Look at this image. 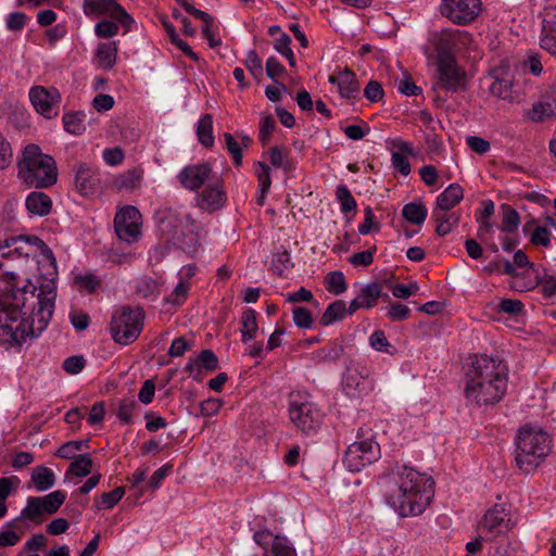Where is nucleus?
<instances>
[{
	"instance_id": "obj_1",
	"label": "nucleus",
	"mask_w": 556,
	"mask_h": 556,
	"mask_svg": "<svg viewBox=\"0 0 556 556\" xmlns=\"http://www.w3.org/2000/svg\"><path fill=\"white\" fill-rule=\"evenodd\" d=\"M434 481L406 465L395 464L384 478L387 503L402 517L420 515L433 495Z\"/></svg>"
},
{
	"instance_id": "obj_2",
	"label": "nucleus",
	"mask_w": 556,
	"mask_h": 556,
	"mask_svg": "<svg viewBox=\"0 0 556 556\" xmlns=\"http://www.w3.org/2000/svg\"><path fill=\"white\" fill-rule=\"evenodd\" d=\"M466 397L481 405L498 403L507 391L508 366L498 357L475 355L466 372Z\"/></svg>"
},
{
	"instance_id": "obj_3",
	"label": "nucleus",
	"mask_w": 556,
	"mask_h": 556,
	"mask_svg": "<svg viewBox=\"0 0 556 556\" xmlns=\"http://www.w3.org/2000/svg\"><path fill=\"white\" fill-rule=\"evenodd\" d=\"M17 177L36 189L50 188L58 180V167L50 154L42 152L35 143L27 144L17 161Z\"/></svg>"
},
{
	"instance_id": "obj_4",
	"label": "nucleus",
	"mask_w": 556,
	"mask_h": 556,
	"mask_svg": "<svg viewBox=\"0 0 556 556\" xmlns=\"http://www.w3.org/2000/svg\"><path fill=\"white\" fill-rule=\"evenodd\" d=\"M552 439L542 429L533 427H521L516 437V465L529 473L549 454Z\"/></svg>"
},
{
	"instance_id": "obj_5",
	"label": "nucleus",
	"mask_w": 556,
	"mask_h": 556,
	"mask_svg": "<svg viewBox=\"0 0 556 556\" xmlns=\"http://www.w3.org/2000/svg\"><path fill=\"white\" fill-rule=\"evenodd\" d=\"M144 315L143 308L139 306L121 307L111 318L110 332L113 340L123 345L136 341L143 329Z\"/></svg>"
},
{
	"instance_id": "obj_6",
	"label": "nucleus",
	"mask_w": 556,
	"mask_h": 556,
	"mask_svg": "<svg viewBox=\"0 0 556 556\" xmlns=\"http://www.w3.org/2000/svg\"><path fill=\"white\" fill-rule=\"evenodd\" d=\"M379 444L372 440H363L350 444L345 451L343 463L350 471H361L365 466L379 458Z\"/></svg>"
},
{
	"instance_id": "obj_7",
	"label": "nucleus",
	"mask_w": 556,
	"mask_h": 556,
	"mask_svg": "<svg viewBox=\"0 0 556 556\" xmlns=\"http://www.w3.org/2000/svg\"><path fill=\"white\" fill-rule=\"evenodd\" d=\"M441 14L457 25L473 22L482 10L481 0H442Z\"/></svg>"
},
{
	"instance_id": "obj_8",
	"label": "nucleus",
	"mask_w": 556,
	"mask_h": 556,
	"mask_svg": "<svg viewBox=\"0 0 556 556\" xmlns=\"http://www.w3.org/2000/svg\"><path fill=\"white\" fill-rule=\"evenodd\" d=\"M289 415L295 427L307 434L315 432L321 422L319 409L309 402L291 401Z\"/></svg>"
},
{
	"instance_id": "obj_9",
	"label": "nucleus",
	"mask_w": 556,
	"mask_h": 556,
	"mask_svg": "<svg viewBox=\"0 0 556 556\" xmlns=\"http://www.w3.org/2000/svg\"><path fill=\"white\" fill-rule=\"evenodd\" d=\"M140 212L131 205L122 207L114 217L117 237L125 242H134L140 236Z\"/></svg>"
},
{
	"instance_id": "obj_10",
	"label": "nucleus",
	"mask_w": 556,
	"mask_h": 556,
	"mask_svg": "<svg viewBox=\"0 0 556 556\" xmlns=\"http://www.w3.org/2000/svg\"><path fill=\"white\" fill-rule=\"evenodd\" d=\"M470 40L467 31L459 29H442L433 35V46L438 52V60L454 59L453 52Z\"/></svg>"
},
{
	"instance_id": "obj_11",
	"label": "nucleus",
	"mask_w": 556,
	"mask_h": 556,
	"mask_svg": "<svg viewBox=\"0 0 556 556\" xmlns=\"http://www.w3.org/2000/svg\"><path fill=\"white\" fill-rule=\"evenodd\" d=\"M84 12L87 15L106 14L121 23L127 30L135 23L130 14L115 0H84Z\"/></svg>"
},
{
	"instance_id": "obj_12",
	"label": "nucleus",
	"mask_w": 556,
	"mask_h": 556,
	"mask_svg": "<svg viewBox=\"0 0 556 556\" xmlns=\"http://www.w3.org/2000/svg\"><path fill=\"white\" fill-rule=\"evenodd\" d=\"M509 521V513L505 506L495 504L484 514L483 519L479 523V531L488 540H491L506 532L510 528Z\"/></svg>"
},
{
	"instance_id": "obj_13",
	"label": "nucleus",
	"mask_w": 556,
	"mask_h": 556,
	"mask_svg": "<svg viewBox=\"0 0 556 556\" xmlns=\"http://www.w3.org/2000/svg\"><path fill=\"white\" fill-rule=\"evenodd\" d=\"M60 92L56 88L42 86L33 87L29 91V99L35 110L47 118L56 115L54 111L60 101Z\"/></svg>"
},
{
	"instance_id": "obj_14",
	"label": "nucleus",
	"mask_w": 556,
	"mask_h": 556,
	"mask_svg": "<svg viewBox=\"0 0 556 556\" xmlns=\"http://www.w3.org/2000/svg\"><path fill=\"white\" fill-rule=\"evenodd\" d=\"M439 86L442 89L458 91L465 80V73L457 66L455 59L438 60Z\"/></svg>"
},
{
	"instance_id": "obj_15",
	"label": "nucleus",
	"mask_w": 556,
	"mask_h": 556,
	"mask_svg": "<svg viewBox=\"0 0 556 556\" xmlns=\"http://www.w3.org/2000/svg\"><path fill=\"white\" fill-rule=\"evenodd\" d=\"M212 166L207 162L188 165L178 174V180L185 189L190 191L199 190L208 179Z\"/></svg>"
},
{
	"instance_id": "obj_16",
	"label": "nucleus",
	"mask_w": 556,
	"mask_h": 556,
	"mask_svg": "<svg viewBox=\"0 0 556 556\" xmlns=\"http://www.w3.org/2000/svg\"><path fill=\"white\" fill-rule=\"evenodd\" d=\"M198 205L208 212H214L224 206L227 201L222 181L208 184L197 197Z\"/></svg>"
},
{
	"instance_id": "obj_17",
	"label": "nucleus",
	"mask_w": 556,
	"mask_h": 556,
	"mask_svg": "<svg viewBox=\"0 0 556 556\" xmlns=\"http://www.w3.org/2000/svg\"><path fill=\"white\" fill-rule=\"evenodd\" d=\"M542 16L541 47L556 56V5H546Z\"/></svg>"
},
{
	"instance_id": "obj_18",
	"label": "nucleus",
	"mask_w": 556,
	"mask_h": 556,
	"mask_svg": "<svg viewBox=\"0 0 556 556\" xmlns=\"http://www.w3.org/2000/svg\"><path fill=\"white\" fill-rule=\"evenodd\" d=\"M100 180L97 175V169L92 166L80 163L75 168V187L83 195L92 194Z\"/></svg>"
},
{
	"instance_id": "obj_19",
	"label": "nucleus",
	"mask_w": 556,
	"mask_h": 556,
	"mask_svg": "<svg viewBox=\"0 0 556 556\" xmlns=\"http://www.w3.org/2000/svg\"><path fill=\"white\" fill-rule=\"evenodd\" d=\"M556 116V88L551 87L546 90L544 99L533 104L530 117L534 122L543 121L544 118Z\"/></svg>"
},
{
	"instance_id": "obj_20",
	"label": "nucleus",
	"mask_w": 556,
	"mask_h": 556,
	"mask_svg": "<svg viewBox=\"0 0 556 556\" xmlns=\"http://www.w3.org/2000/svg\"><path fill=\"white\" fill-rule=\"evenodd\" d=\"M491 77L493 81L489 87L490 92L504 100L510 99L513 81L508 72L504 68H495L491 72Z\"/></svg>"
},
{
	"instance_id": "obj_21",
	"label": "nucleus",
	"mask_w": 556,
	"mask_h": 556,
	"mask_svg": "<svg viewBox=\"0 0 556 556\" xmlns=\"http://www.w3.org/2000/svg\"><path fill=\"white\" fill-rule=\"evenodd\" d=\"M432 217L437 224L435 233L444 237L450 233L454 226L460 220V215L456 213H448L446 210L433 208Z\"/></svg>"
},
{
	"instance_id": "obj_22",
	"label": "nucleus",
	"mask_w": 556,
	"mask_h": 556,
	"mask_svg": "<svg viewBox=\"0 0 556 556\" xmlns=\"http://www.w3.org/2000/svg\"><path fill=\"white\" fill-rule=\"evenodd\" d=\"M464 198V189L458 184H451L437 198V210L450 211L455 207Z\"/></svg>"
},
{
	"instance_id": "obj_23",
	"label": "nucleus",
	"mask_w": 556,
	"mask_h": 556,
	"mask_svg": "<svg viewBox=\"0 0 556 556\" xmlns=\"http://www.w3.org/2000/svg\"><path fill=\"white\" fill-rule=\"evenodd\" d=\"M26 207L31 214L45 216L52 208V200L45 192L33 191L26 198Z\"/></svg>"
},
{
	"instance_id": "obj_24",
	"label": "nucleus",
	"mask_w": 556,
	"mask_h": 556,
	"mask_svg": "<svg viewBox=\"0 0 556 556\" xmlns=\"http://www.w3.org/2000/svg\"><path fill=\"white\" fill-rule=\"evenodd\" d=\"M364 308H371L376 306L377 301L382 298L384 301H389L390 296L388 293H382V287L379 282H371L364 286L361 289L359 294L356 296Z\"/></svg>"
},
{
	"instance_id": "obj_25",
	"label": "nucleus",
	"mask_w": 556,
	"mask_h": 556,
	"mask_svg": "<svg viewBox=\"0 0 556 556\" xmlns=\"http://www.w3.org/2000/svg\"><path fill=\"white\" fill-rule=\"evenodd\" d=\"M339 93L342 98L354 99L359 93V85L354 72L345 68L340 72Z\"/></svg>"
},
{
	"instance_id": "obj_26",
	"label": "nucleus",
	"mask_w": 556,
	"mask_h": 556,
	"mask_svg": "<svg viewBox=\"0 0 556 556\" xmlns=\"http://www.w3.org/2000/svg\"><path fill=\"white\" fill-rule=\"evenodd\" d=\"M96 58L100 67L111 70L117 58V46L115 41L102 42L96 50Z\"/></svg>"
},
{
	"instance_id": "obj_27",
	"label": "nucleus",
	"mask_w": 556,
	"mask_h": 556,
	"mask_svg": "<svg viewBox=\"0 0 556 556\" xmlns=\"http://www.w3.org/2000/svg\"><path fill=\"white\" fill-rule=\"evenodd\" d=\"M31 481L37 491L43 492L54 485L55 476L50 468L40 465L33 469Z\"/></svg>"
},
{
	"instance_id": "obj_28",
	"label": "nucleus",
	"mask_w": 556,
	"mask_h": 556,
	"mask_svg": "<svg viewBox=\"0 0 556 556\" xmlns=\"http://www.w3.org/2000/svg\"><path fill=\"white\" fill-rule=\"evenodd\" d=\"M240 332L242 342L253 340L257 333L258 325L256 321V312L252 308L243 311L240 318Z\"/></svg>"
},
{
	"instance_id": "obj_29",
	"label": "nucleus",
	"mask_w": 556,
	"mask_h": 556,
	"mask_svg": "<svg viewBox=\"0 0 556 556\" xmlns=\"http://www.w3.org/2000/svg\"><path fill=\"white\" fill-rule=\"evenodd\" d=\"M346 315V305L343 300H336L330 303L319 319V324L324 327L340 321Z\"/></svg>"
},
{
	"instance_id": "obj_30",
	"label": "nucleus",
	"mask_w": 556,
	"mask_h": 556,
	"mask_svg": "<svg viewBox=\"0 0 556 556\" xmlns=\"http://www.w3.org/2000/svg\"><path fill=\"white\" fill-rule=\"evenodd\" d=\"M161 283L150 276H142L136 282V294L142 299H156L160 294Z\"/></svg>"
},
{
	"instance_id": "obj_31",
	"label": "nucleus",
	"mask_w": 556,
	"mask_h": 556,
	"mask_svg": "<svg viewBox=\"0 0 556 556\" xmlns=\"http://www.w3.org/2000/svg\"><path fill=\"white\" fill-rule=\"evenodd\" d=\"M142 170L134 168L118 175L114 180V187L119 191H132L140 185Z\"/></svg>"
},
{
	"instance_id": "obj_32",
	"label": "nucleus",
	"mask_w": 556,
	"mask_h": 556,
	"mask_svg": "<svg viewBox=\"0 0 556 556\" xmlns=\"http://www.w3.org/2000/svg\"><path fill=\"white\" fill-rule=\"evenodd\" d=\"M37 497L41 504L43 513L48 514V515H53L59 510V508L65 502L66 494H65V492H63L61 490H56V491H53V492L47 494L46 496H37Z\"/></svg>"
},
{
	"instance_id": "obj_33",
	"label": "nucleus",
	"mask_w": 556,
	"mask_h": 556,
	"mask_svg": "<svg viewBox=\"0 0 556 556\" xmlns=\"http://www.w3.org/2000/svg\"><path fill=\"white\" fill-rule=\"evenodd\" d=\"M92 466H93V460L91 459L89 454H87V453L79 454L76 457H74V459L72 460V463L68 466L66 473L67 475L71 473L76 477L83 478V477L88 476L91 472Z\"/></svg>"
},
{
	"instance_id": "obj_34",
	"label": "nucleus",
	"mask_w": 556,
	"mask_h": 556,
	"mask_svg": "<svg viewBox=\"0 0 556 556\" xmlns=\"http://www.w3.org/2000/svg\"><path fill=\"white\" fill-rule=\"evenodd\" d=\"M402 215L410 224L422 225L427 218L428 211L421 203L410 202L404 205Z\"/></svg>"
},
{
	"instance_id": "obj_35",
	"label": "nucleus",
	"mask_w": 556,
	"mask_h": 556,
	"mask_svg": "<svg viewBox=\"0 0 556 556\" xmlns=\"http://www.w3.org/2000/svg\"><path fill=\"white\" fill-rule=\"evenodd\" d=\"M197 135L199 141L206 148H211L214 144L213 137V117L211 114L203 115L197 128Z\"/></svg>"
},
{
	"instance_id": "obj_36",
	"label": "nucleus",
	"mask_w": 556,
	"mask_h": 556,
	"mask_svg": "<svg viewBox=\"0 0 556 556\" xmlns=\"http://www.w3.org/2000/svg\"><path fill=\"white\" fill-rule=\"evenodd\" d=\"M63 124L67 132L81 135L86 130L85 114L83 112L64 114Z\"/></svg>"
},
{
	"instance_id": "obj_37",
	"label": "nucleus",
	"mask_w": 556,
	"mask_h": 556,
	"mask_svg": "<svg viewBox=\"0 0 556 556\" xmlns=\"http://www.w3.org/2000/svg\"><path fill=\"white\" fill-rule=\"evenodd\" d=\"M41 504L37 496L27 498L25 508L22 510L20 518L23 520H30L36 523L42 522L41 516L43 515Z\"/></svg>"
},
{
	"instance_id": "obj_38",
	"label": "nucleus",
	"mask_w": 556,
	"mask_h": 556,
	"mask_svg": "<svg viewBox=\"0 0 556 556\" xmlns=\"http://www.w3.org/2000/svg\"><path fill=\"white\" fill-rule=\"evenodd\" d=\"M502 210L503 219L501 230L507 233L515 232L520 224L519 213L508 204H503Z\"/></svg>"
},
{
	"instance_id": "obj_39",
	"label": "nucleus",
	"mask_w": 556,
	"mask_h": 556,
	"mask_svg": "<svg viewBox=\"0 0 556 556\" xmlns=\"http://www.w3.org/2000/svg\"><path fill=\"white\" fill-rule=\"evenodd\" d=\"M344 354V346L333 342L329 348H324L314 353L315 358L321 363H331L338 361Z\"/></svg>"
},
{
	"instance_id": "obj_40",
	"label": "nucleus",
	"mask_w": 556,
	"mask_h": 556,
	"mask_svg": "<svg viewBox=\"0 0 556 556\" xmlns=\"http://www.w3.org/2000/svg\"><path fill=\"white\" fill-rule=\"evenodd\" d=\"M88 443V440L67 441L59 447L55 455L64 459H74L77 456L76 452L89 447Z\"/></svg>"
},
{
	"instance_id": "obj_41",
	"label": "nucleus",
	"mask_w": 556,
	"mask_h": 556,
	"mask_svg": "<svg viewBox=\"0 0 556 556\" xmlns=\"http://www.w3.org/2000/svg\"><path fill=\"white\" fill-rule=\"evenodd\" d=\"M336 197L340 202L342 213L348 214L349 212L356 211L357 203L345 185H339L337 187Z\"/></svg>"
},
{
	"instance_id": "obj_42",
	"label": "nucleus",
	"mask_w": 556,
	"mask_h": 556,
	"mask_svg": "<svg viewBox=\"0 0 556 556\" xmlns=\"http://www.w3.org/2000/svg\"><path fill=\"white\" fill-rule=\"evenodd\" d=\"M138 407V403L134 399H122L118 401L116 416L125 425H130L132 422V413Z\"/></svg>"
},
{
	"instance_id": "obj_43",
	"label": "nucleus",
	"mask_w": 556,
	"mask_h": 556,
	"mask_svg": "<svg viewBox=\"0 0 556 556\" xmlns=\"http://www.w3.org/2000/svg\"><path fill=\"white\" fill-rule=\"evenodd\" d=\"M327 290L336 295L343 293L348 286L342 271H331L326 276Z\"/></svg>"
},
{
	"instance_id": "obj_44",
	"label": "nucleus",
	"mask_w": 556,
	"mask_h": 556,
	"mask_svg": "<svg viewBox=\"0 0 556 556\" xmlns=\"http://www.w3.org/2000/svg\"><path fill=\"white\" fill-rule=\"evenodd\" d=\"M293 323L301 329H309L313 326L312 312L302 306L292 308Z\"/></svg>"
},
{
	"instance_id": "obj_45",
	"label": "nucleus",
	"mask_w": 556,
	"mask_h": 556,
	"mask_svg": "<svg viewBox=\"0 0 556 556\" xmlns=\"http://www.w3.org/2000/svg\"><path fill=\"white\" fill-rule=\"evenodd\" d=\"M200 368L205 371H214L218 368V358L216 354L210 350H203L201 353L195 357Z\"/></svg>"
},
{
	"instance_id": "obj_46",
	"label": "nucleus",
	"mask_w": 556,
	"mask_h": 556,
	"mask_svg": "<svg viewBox=\"0 0 556 556\" xmlns=\"http://www.w3.org/2000/svg\"><path fill=\"white\" fill-rule=\"evenodd\" d=\"M291 38L287 34H282L274 45V48L277 52L282 54L289 62V65L294 67L295 66V59L293 51L290 48Z\"/></svg>"
},
{
	"instance_id": "obj_47",
	"label": "nucleus",
	"mask_w": 556,
	"mask_h": 556,
	"mask_svg": "<svg viewBox=\"0 0 556 556\" xmlns=\"http://www.w3.org/2000/svg\"><path fill=\"white\" fill-rule=\"evenodd\" d=\"M125 489L117 486L110 492H105L101 495V502L98 504L99 509H109L114 507L124 496Z\"/></svg>"
},
{
	"instance_id": "obj_48",
	"label": "nucleus",
	"mask_w": 556,
	"mask_h": 556,
	"mask_svg": "<svg viewBox=\"0 0 556 556\" xmlns=\"http://www.w3.org/2000/svg\"><path fill=\"white\" fill-rule=\"evenodd\" d=\"M270 552L273 556H296L295 549L282 536H275Z\"/></svg>"
},
{
	"instance_id": "obj_49",
	"label": "nucleus",
	"mask_w": 556,
	"mask_h": 556,
	"mask_svg": "<svg viewBox=\"0 0 556 556\" xmlns=\"http://www.w3.org/2000/svg\"><path fill=\"white\" fill-rule=\"evenodd\" d=\"M275 127L276 121L271 115L267 114L261 116L258 137L263 146L267 144L269 141V136L275 130Z\"/></svg>"
},
{
	"instance_id": "obj_50",
	"label": "nucleus",
	"mask_w": 556,
	"mask_h": 556,
	"mask_svg": "<svg viewBox=\"0 0 556 556\" xmlns=\"http://www.w3.org/2000/svg\"><path fill=\"white\" fill-rule=\"evenodd\" d=\"M188 290H189L188 282L180 281L176 286L174 291L167 298L164 299V302L179 306L186 301L187 295H188Z\"/></svg>"
},
{
	"instance_id": "obj_51",
	"label": "nucleus",
	"mask_w": 556,
	"mask_h": 556,
	"mask_svg": "<svg viewBox=\"0 0 556 556\" xmlns=\"http://www.w3.org/2000/svg\"><path fill=\"white\" fill-rule=\"evenodd\" d=\"M364 222L358 226V232L363 236L368 235L371 230L379 231L380 223H375V214L370 206H366L364 210Z\"/></svg>"
},
{
	"instance_id": "obj_52",
	"label": "nucleus",
	"mask_w": 556,
	"mask_h": 556,
	"mask_svg": "<svg viewBox=\"0 0 556 556\" xmlns=\"http://www.w3.org/2000/svg\"><path fill=\"white\" fill-rule=\"evenodd\" d=\"M273 264L275 273L280 277L283 276L286 269L293 267L290 253L286 250L275 255Z\"/></svg>"
},
{
	"instance_id": "obj_53",
	"label": "nucleus",
	"mask_w": 556,
	"mask_h": 556,
	"mask_svg": "<svg viewBox=\"0 0 556 556\" xmlns=\"http://www.w3.org/2000/svg\"><path fill=\"white\" fill-rule=\"evenodd\" d=\"M224 138L226 141L227 149L229 153L232 155L233 163L236 166H241L242 164V152L240 144L235 139V137L230 132H225Z\"/></svg>"
},
{
	"instance_id": "obj_54",
	"label": "nucleus",
	"mask_w": 556,
	"mask_h": 556,
	"mask_svg": "<svg viewBox=\"0 0 556 556\" xmlns=\"http://www.w3.org/2000/svg\"><path fill=\"white\" fill-rule=\"evenodd\" d=\"M94 31L100 38H110L118 33V25L113 21L103 20L97 23Z\"/></svg>"
},
{
	"instance_id": "obj_55",
	"label": "nucleus",
	"mask_w": 556,
	"mask_h": 556,
	"mask_svg": "<svg viewBox=\"0 0 556 556\" xmlns=\"http://www.w3.org/2000/svg\"><path fill=\"white\" fill-rule=\"evenodd\" d=\"M13 161V153L10 142L0 132V169L8 168Z\"/></svg>"
},
{
	"instance_id": "obj_56",
	"label": "nucleus",
	"mask_w": 556,
	"mask_h": 556,
	"mask_svg": "<svg viewBox=\"0 0 556 556\" xmlns=\"http://www.w3.org/2000/svg\"><path fill=\"white\" fill-rule=\"evenodd\" d=\"M86 361L83 355H73L63 362V369L71 375L79 374L85 367Z\"/></svg>"
},
{
	"instance_id": "obj_57",
	"label": "nucleus",
	"mask_w": 556,
	"mask_h": 556,
	"mask_svg": "<svg viewBox=\"0 0 556 556\" xmlns=\"http://www.w3.org/2000/svg\"><path fill=\"white\" fill-rule=\"evenodd\" d=\"M377 248L372 247L366 251L354 253L350 257L351 264L354 266H364L367 267L372 264L374 262V253L376 252Z\"/></svg>"
},
{
	"instance_id": "obj_58",
	"label": "nucleus",
	"mask_w": 556,
	"mask_h": 556,
	"mask_svg": "<svg viewBox=\"0 0 556 556\" xmlns=\"http://www.w3.org/2000/svg\"><path fill=\"white\" fill-rule=\"evenodd\" d=\"M245 66L255 78H260L263 75L262 60L255 50H251L248 53L245 59Z\"/></svg>"
},
{
	"instance_id": "obj_59",
	"label": "nucleus",
	"mask_w": 556,
	"mask_h": 556,
	"mask_svg": "<svg viewBox=\"0 0 556 556\" xmlns=\"http://www.w3.org/2000/svg\"><path fill=\"white\" fill-rule=\"evenodd\" d=\"M498 311L509 314L511 316H518L523 311V304L519 300L503 299L498 304Z\"/></svg>"
},
{
	"instance_id": "obj_60",
	"label": "nucleus",
	"mask_w": 556,
	"mask_h": 556,
	"mask_svg": "<svg viewBox=\"0 0 556 556\" xmlns=\"http://www.w3.org/2000/svg\"><path fill=\"white\" fill-rule=\"evenodd\" d=\"M364 96L370 102H378L383 98L384 91L380 83L370 80L364 89Z\"/></svg>"
},
{
	"instance_id": "obj_61",
	"label": "nucleus",
	"mask_w": 556,
	"mask_h": 556,
	"mask_svg": "<svg viewBox=\"0 0 556 556\" xmlns=\"http://www.w3.org/2000/svg\"><path fill=\"white\" fill-rule=\"evenodd\" d=\"M260 170L256 172L261 191L266 193L271 186L270 168L266 163L257 162Z\"/></svg>"
},
{
	"instance_id": "obj_62",
	"label": "nucleus",
	"mask_w": 556,
	"mask_h": 556,
	"mask_svg": "<svg viewBox=\"0 0 556 556\" xmlns=\"http://www.w3.org/2000/svg\"><path fill=\"white\" fill-rule=\"evenodd\" d=\"M397 90L408 97L417 96L421 93V88L418 87L409 75L405 74V77L397 83Z\"/></svg>"
},
{
	"instance_id": "obj_63",
	"label": "nucleus",
	"mask_w": 556,
	"mask_h": 556,
	"mask_svg": "<svg viewBox=\"0 0 556 556\" xmlns=\"http://www.w3.org/2000/svg\"><path fill=\"white\" fill-rule=\"evenodd\" d=\"M410 309L402 303H393L389 307L388 317L392 321H401L408 318Z\"/></svg>"
},
{
	"instance_id": "obj_64",
	"label": "nucleus",
	"mask_w": 556,
	"mask_h": 556,
	"mask_svg": "<svg viewBox=\"0 0 556 556\" xmlns=\"http://www.w3.org/2000/svg\"><path fill=\"white\" fill-rule=\"evenodd\" d=\"M370 345L372 349L379 352H387L391 354L388 350L390 345L384 332L382 330H376L369 338Z\"/></svg>"
}]
</instances>
